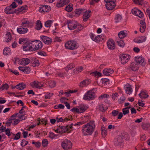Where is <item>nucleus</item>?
<instances>
[{
	"instance_id": "obj_1",
	"label": "nucleus",
	"mask_w": 150,
	"mask_h": 150,
	"mask_svg": "<svg viewBox=\"0 0 150 150\" xmlns=\"http://www.w3.org/2000/svg\"><path fill=\"white\" fill-rule=\"evenodd\" d=\"M94 121H91L85 125V135H91L95 127Z\"/></svg>"
},
{
	"instance_id": "obj_2",
	"label": "nucleus",
	"mask_w": 150,
	"mask_h": 150,
	"mask_svg": "<svg viewBox=\"0 0 150 150\" xmlns=\"http://www.w3.org/2000/svg\"><path fill=\"white\" fill-rule=\"evenodd\" d=\"M61 146L64 150H69L72 147V143L70 141L65 139L62 142Z\"/></svg>"
},
{
	"instance_id": "obj_3",
	"label": "nucleus",
	"mask_w": 150,
	"mask_h": 150,
	"mask_svg": "<svg viewBox=\"0 0 150 150\" xmlns=\"http://www.w3.org/2000/svg\"><path fill=\"white\" fill-rule=\"evenodd\" d=\"M33 51L41 49L42 45L41 41L39 40H36L31 42Z\"/></svg>"
},
{
	"instance_id": "obj_4",
	"label": "nucleus",
	"mask_w": 150,
	"mask_h": 150,
	"mask_svg": "<svg viewBox=\"0 0 150 150\" xmlns=\"http://www.w3.org/2000/svg\"><path fill=\"white\" fill-rule=\"evenodd\" d=\"M67 24L69 29L70 30L75 29L78 25V23L75 21L68 20Z\"/></svg>"
},
{
	"instance_id": "obj_5",
	"label": "nucleus",
	"mask_w": 150,
	"mask_h": 150,
	"mask_svg": "<svg viewBox=\"0 0 150 150\" xmlns=\"http://www.w3.org/2000/svg\"><path fill=\"white\" fill-rule=\"evenodd\" d=\"M65 46L67 48L71 50H74L77 47L76 42L72 40L69 41L66 43Z\"/></svg>"
},
{
	"instance_id": "obj_6",
	"label": "nucleus",
	"mask_w": 150,
	"mask_h": 150,
	"mask_svg": "<svg viewBox=\"0 0 150 150\" xmlns=\"http://www.w3.org/2000/svg\"><path fill=\"white\" fill-rule=\"evenodd\" d=\"M130 57V56L128 54H122L120 55L121 63L123 64L129 61Z\"/></svg>"
},
{
	"instance_id": "obj_7",
	"label": "nucleus",
	"mask_w": 150,
	"mask_h": 150,
	"mask_svg": "<svg viewBox=\"0 0 150 150\" xmlns=\"http://www.w3.org/2000/svg\"><path fill=\"white\" fill-rule=\"evenodd\" d=\"M124 137L122 134H119L115 140L114 144L116 146H121L123 142Z\"/></svg>"
},
{
	"instance_id": "obj_8",
	"label": "nucleus",
	"mask_w": 150,
	"mask_h": 150,
	"mask_svg": "<svg viewBox=\"0 0 150 150\" xmlns=\"http://www.w3.org/2000/svg\"><path fill=\"white\" fill-rule=\"evenodd\" d=\"M96 97L95 93L93 90L88 91L85 94V100H92Z\"/></svg>"
},
{
	"instance_id": "obj_9",
	"label": "nucleus",
	"mask_w": 150,
	"mask_h": 150,
	"mask_svg": "<svg viewBox=\"0 0 150 150\" xmlns=\"http://www.w3.org/2000/svg\"><path fill=\"white\" fill-rule=\"evenodd\" d=\"M89 35L92 40L96 42L101 41L103 40V38L102 35H98L96 36L95 35L92 33H90Z\"/></svg>"
},
{
	"instance_id": "obj_10",
	"label": "nucleus",
	"mask_w": 150,
	"mask_h": 150,
	"mask_svg": "<svg viewBox=\"0 0 150 150\" xmlns=\"http://www.w3.org/2000/svg\"><path fill=\"white\" fill-rule=\"evenodd\" d=\"M73 124L72 123L70 126H59V129L60 130L59 131V133H63L68 131L70 129H72L73 128L72 126Z\"/></svg>"
},
{
	"instance_id": "obj_11",
	"label": "nucleus",
	"mask_w": 150,
	"mask_h": 150,
	"mask_svg": "<svg viewBox=\"0 0 150 150\" xmlns=\"http://www.w3.org/2000/svg\"><path fill=\"white\" fill-rule=\"evenodd\" d=\"M135 60L138 64L142 66H144L146 64L144 58L141 57H135Z\"/></svg>"
},
{
	"instance_id": "obj_12",
	"label": "nucleus",
	"mask_w": 150,
	"mask_h": 150,
	"mask_svg": "<svg viewBox=\"0 0 150 150\" xmlns=\"http://www.w3.org/2000/svg\"><path fill=\"white\" fill-rule=\"evenodd\" d=\"M50 10V7L46 5L41 6L40 7L39 11L42 13H45L49 11Z\"/></svg>"
},
{
	"instance_id": "obj_13",
	"label": "nucleus",
	"mask_w": 150,
	"mask_h": 150,
	"mask_svg": "<svg viewBox=\"0 0 150 150\" xmlns=\"http://www.w3.org/2000/svg\"><path fill=\"white\" fill-rule=\"evenodd\" d=\"M23 50L25 51H33L32 42L28 43L23 46Z\"/></svg>"
},
{
	"instance_id": "obj_14",
	"label": "nucleus",
	"mask_w": 150,
	"mask_h": 150,
	"mask_svg": "<svg viewBox=\"0 0 150 150\" xmlns=\"http://www.w3.org/2000/svg\"><path fill=\"white\" fill-rule=\"evenodd\" d=\"M107 46L110 50H113L115 47V44L113 40L111 39H109L107 42Z\"/></svg>"
},
{
	"instance_id": "obj_15",
	"label": "nucleus",
	"mask_w": 150,
	"mask_h": 150,
	"mask_svg": "<svg viewBox=\"0 0 150 150\" xmlns=\"http://www.w3.org/2000/svg\"><path fill=\"white\" fill-rule=\"evenodd\" d=\"M106 8L109 10L113 9L116 6L115 1H111V2H106Z\"/></svg>"
},
{
	"instance_id": "obj_16",
	"label": "nucleus",
	"mask_w": 150,
	"mask_h": 150,
	"mask_svg": "<svg viewBox=\"0 0 150 150\" xmlns=\"http://www.w3.org/2000/svg\"><path fill=\"white\" fill-rule=\"evenodd\" d=\"M40 38L42 41L46 44L49 45L50 44L52 41L51 38L46 36H41Z\"/></svg>"
},
{
	"instance_id": "obj_17",
	"label": "nucleus",
	"mask_w": 150,
	"mask_h": 150,
	"mask_svg": "<svg viewBox=\"0 0 150 150\" xmlns=\"http://www.w3.org/2000/svg\"><path fill=\"white\" fill-rule=\"evenodd\" d=\"M132 12L133 14L137 16L140 18L142 17L143 16V13L137 8H134L132 9Z\"/></svg>"
},
{
	"instance_id": "obj_18",
	"label": "nucleus",
	"mask_w": 150,
	"mask_h": 150,
	"mask_svg": "<svg viewBox=\"0 0 150 150\" xmlns=\"http://www.w3.org/2000/svg\"><path fill=\"white\" fill-rule=\"evenodd\" d=\"M124 88L126 93L127 94H131L133 90L131 85L127 83L124 86Z\"/></svg>"
},
{
	"instance_id": "obj_19",
	"label": "nucleus",
	"mask_w": 150,
	"mask_h": 150,
	"mask_svg": "<svg viewBox=\"0 0 150 150\" xmlns=\"http://www.w3.org/2000/svg\"><path fill=\"white\" fill-rule=\"evenodd\" d=\"M5 13L7 14H13L14 13H17L16 9L14 10L11 8L10 6L6 7L4 9Z\"/></svg>"
},
{
	"instance_id": "obj_20",
	"label": "nucleus",
	"mask_w": 150,
	"mask_h": 150,
	"mask_svg": "<svg viewBox=\"0 0 150 150\" xmlns=\"http://www.w3.org/2000/svg\"><path fill=\"white\" fill-rule=\"evenodd\" d=\"M69 2V0H60L57 4L58 7H60L66 5Z\"/></svg>"
},
{
	"instance_id": "obj_21",
	"label": "nucleus",
	"mask_w": 150,
	"mask_h": 150,
	"mask_svg": "<svg viewBox=\"0 0 150 150\" xmlns=\"http://www.w3.org/2000/svg\"><path fill=\"white\" fill-rule=\"evenodd\" d=\"M113 70L110 68H106L104 69L103 71V74L107 76H110L113 73Z\"/></svg>"
},
{
	"instance_id": "obj_22",
	"label": "nucleus",
	"mask_w": 150,
	"mask_h": 150,
	"mask_svg": "<svg viewBox=\"0 0 150 150\" xmlns=\"http://www.w3.org/2000/svg\"><path fill=\"white\" fill-rule=\"evenodd\" d=\"M71 116L68 117V118L65 117L63 118L62 117L58 118L56 117V121L57 122H67L68 121H71L72 120Z\"/></svg>"
},
{
	"instance_id": "obj_23",
	"label": "nucleus",
	"mask_w": 150,
	"mask_h": 150,
	"mask_svg": "<svg viewBox=\"0 0 150 150\" xmlns=\"http://www.w3.org/2000/svg\"><path fill=\"white\" fill-rule=\"evenodd\" d=\"M23 26H21L19 28H17V32L20 34H23L26 33L28 31L27 28H24Z\"/></svg>"
},
{
	"instance_id": "obj_24",
	"label": "nucleus",
	"mask_w": 150,
	"mask_h": 150,
	"mask_svg": "<svg viewBox=\"0 0 150 150\" xmlns=\"http://www.w3.org/2000/svg\"><path fill=\"white\" fill-rule=\"evenodd\" d=\"M146 40V37L145 36H142L134 39V41L137 43H140L144 42Z\"/></svg>"
},
{
	"instance_id": "obj_25",
	"label": "nucleus",
	"mask_w": 150,
	"mask_h": 150,
	"mask_svg": "<svg viewBox=\"0 0 150 150\" xmlns=\"http://www.w3.org/2000/svg\"><path fill=\"white\" fill-rule=\"evenodd\" d=\"M139 96L140 98L144 99L148 98L149 97V95L146 91H142L139 94Z\"/></svg>"
},
{
	"instance_id": "obj_26",
	"label": "nucleus",
	"mask_w": 150,
	"mask_h": 150,
	"mask_svg": "<svg viewBox=\"0 0 150 150\" xmlns=\"http://www.w3.org/2000/svg\"><path fill=\"white\" fill-rule=\"evenodd\" d=\"M72 112H75L78 113H81L84 111V108L83 107H80L79 109L73 108L71 110Z\"/></svg>"
},
{
	"instance_id": "obj_27",
	"label": "nucleus",
	"mask_w": 150,
	"mask_h": 150,
	"mask_svg": "<svg viewBox=\"0 0 150 150\" xmlns=\"http://www.w3.org/2000/svg\"><path fill=\"white\" fill-rule=\"evenodd\" d=\"M129 69L132 71H136L138 70V67L136 63L134 62H132L130 65Z\"/></svg>"
},
{
	"instance_id": "obj_28",
	"label": "nucleus",
	"mask_w": 150,
	"mask_h": 150,
	"mask_svg": "<svg viewBox=\"0 0 150 150\" xmlns=\"http://www.w3.org/2000/svg\"><path fill=\"white\" fill-rule=\"evenodd\" d=\"M18 68L20 70L26 73H29L30 70V68L27 67H18Z\"/></svg>"
},
{
	"instance_id": "obj_29",
	"label": "nucleus",
	"mask_w": 150,
	"mask_h": 150,
	"mask_svg": "<svg viewBox=\"0 0 150 150\" xmlns=\"http://www.w3.org/2000/svg\"><path fill=\"white\" fill-rule=\"evenodd\" d=\"M140 31L141 33H143L145 29L146 28V24L145 22L141 21H140Z\"/></svg>"
},
{
	"instance_id": "obj_30",
	"label": "nucleus",
	"mask_w": 150,
	"mask_h": 150,
	"mask_svg": "<svg viewBox=\"0 0 150 150\" xmlns=\"http://www.w3.org/2000/svg\"><path fill=\"white\" fill-rule=\"evenodd\" d=\"M30 60L27 58H23L21 59L20 62V64L21 65H25L28 64L30 62Z\"/></svg>"
},
{
	"instance_id": "obj_31",
	"label": "nucleus",
	"mask_w": 150,
	"mask_h": 150,
	"mask_svg": "<svg viewBox=\"0 0 150 150\" xmlns=\"http://www.w3.org/2000/svg\"><path fill=\"white\" fill-rule=\"evenodd\" d=\"M27 8V7L26 5H24L23 6L18 7L17 9H16V11H17V13L19 12H22V13H24L25 10Z\"/></svg>"
},
{
	"instance_id": "obj_32",
	"label": "nucleus",
	"mask_w": 150,
	"mask_h": 150,
	"mask_svg": "<svg viewBox=\"0 0 150 150\" xmlns=\"http://www.w3.org/2000/svg\"><path fill=\"white\" fill-rule=\"evenodd\" d=\"M25 84L23 83H20L17 85L15 87L19 90H23L25 87Z\"/></svg>"
},
{
	"instance_id": "obj_33",
	"label": "nucleus",
	"mask_w": 150,
	"mask_h": 150,
	"mask_svg": "<svg viewBox=\"0 0 150 150\" xmlns=\"http://www.w3.org/2000/svg\"><path fill=\"white\" fill-rule=\"evenodd\" d=\"M91 16V11L90 10H88L85 11V22L87 21Z\"/></svg>"
},
{
	"instance_id": "obj_34",
	"label": "nucleus",
	"mask_w": 150,
	"mask_h": 150,
	"mask_svg": "<svg viewBox=\"0 0 150 150\" xmlns=\"http://www.w3.org/2000/svg\"><path fill=\"white\" fill-rule=\"evenodd\" d=\"M119 37L120 38H123L127 35L126 31H121L118 34Z\"/></svg>"
},
{
	"instance_id": "obj_35",
	"label": "nucleus",
	"mask_w": 150,
	"mask_h": 150,
	"mask_svg": "<svg viewBox=\"0 0 150 150\" xmlns=\"http://www.w3.org/2000/svg\"><path fill=\"white\" fill-rule=\"evenodd\" d=\"M22 23L21 25L23 27L28 26L30 24V22L27 18H23L22 20Z\"/></svg>"
},
{
	"instance_id": "obj_36",
	"label": "nucleus",
	"mask_w": 150,
	"mask_h": 150,
	"mask_svg": "<svg viewBox=\"0 0 150 150\" xmlns=\"http://www.w3.org/2000/svg\"><path fill=\"white\" fill-rule=\"evenodd\" d=\"M30 86L33 87L40 89V85L38 81H34L30 83Z\"/></svg>"
},
{
	"instance_id": "obj_37",
	"label": "nucleus",
	"mask_w": 150,
	"mask_h": 150,
	"mask_svg": "<svg viewBox=\"0 0 150 150\" xmlns=\"http://www.w3.org/2000/svg\"><path fill=\"white\" fill-rule=\"evenodd\" d=\"M12 37L11 33L9 32H7L6 35L4 42H8L11 40Z\"/></svg>"
},
{
	"instance_id": "obj_38",
	"label": "nucleus",
	"mask_w": 150,
	"mask_h": 150,
	"mask_svg": "<svg viewBox=\"0 0 150 150\" xmlns=\"http://www.w3.org/2000/svg\"><path fill=\"white\" fill-rule=\"evenodd\" d=\"M19 114L18 113H16L12 115L9 119L6 122H7V123H13V121L15 120V117L17 115H18Z\"/></svg>"
},
{
	"instance_id": "obj_39",
	"label": "nucleus",
	"mask_w": 150,
	"mask_h": 150,
	"mask_svg": "<svg viewBox=\"0 0 150 150\" xmlns=\"http://www.w3.org/2000/svg\"><path fill=\"white\" fill-rule=\"evenodd\" d=\"M3 53L4 55H7L11 53V51L9 48L5 47L3 51Z\"/></svg>"
},
{
	"instance_id": "obj_40",
	"label": "nucleus",
	"mask_w": 150,
	"mask_h": 150,
	"mask_svg": "<svg viewBox=\"0 0 150 150\" xmlns=\"http://www.w3.org/2000/svg\"><path fill=\"white\" fill-rule=\"evenodd\" d=\"M72 6L73 5L72 4H69V5L66 6L65 8V9L67 12H70L73 9Z\"/></svg>"
},
{
	"instance_id": "obj_41",
	"label": "nucleus",
	"mask_w": 150,
	"mask_h": 150,
	"mask_svg": "<svg viewBox=\"0 0 150 150\" xmlns=\"http://www.w3.org/2000/svg\"><path fill=\"white\" fill-rule=\"evenodd\" d=\"M42 27V24L40 21H37L35 28L38 30H40Z\"/></svg>"
},
{
	"instance_id": "obj_42",
	"label": "nucleus",
	"mask_w": 150,
	"mask_h": 150,
	"mask_svg": "<svg viewBox=\"0 0 150 150\" xmlns=\"http://www.w3.org/2000/svg\"><path fill=\"white\" fill-rule=\"evenodd\" d=\"M101 134L103 137H105L107 135V132L106 128L105 127H102L101 128Z\"/></svg>"
},
{
	"instance_id": "obj_43",
	"label": "nucleus",
	"mask_w": 150,
	"mask_h": 150,
	"mask_svg": "<svg viewBox=\"0 0 150 150\" xmlns=\"http://www.w3.org/2000/svg\"><path fill=\"white\" fill-rule=\"evenodd\" d=\"M75 65L74 64L71 63L69 64L67 67H65V69L66 71H68L69 70L72 69L74 67Z\"/></svg>"
},
{
	"instance_id": "obj_44",
	"label": "nucleus",
	"mask_w": 150,
	"mask_h": 150,
	"mask_svg": "<svg viewBox=\"0 0 150 150\" xmlns=\"http://www.w3.org/2000/svg\"><path fill=\"white\" fill-rule=\"evenodd\" d=\"M131 107L130 106L127 107L122 109V112L123 114L124 115H126L128 114L129 112V109L131 108Z\"/></svg>"
},
{
	"instance_id": "obj_45",
	"label": "nucleus",
	"mask_w": 150,
	"mask_h": 150,
	"mask_svg": "<svg viewBox=\"0 0 150 150\" xmlns=\"http://www.w3.org/2000/svg\"><path fill=\"white\" fill-rule=\"evenodd\" d=\"M84 11L83 9L79 8L77 9L76 11V14L79 16L83 13Z\"/></svg>"
},
{
	"instance_id": "obj_46",
	"label": "nucleus",
	"mask_w": 150,
	"mask_h": 150,
	"mask_svg": "<svg viewBox=\"0 0 150 150\" xmlns=\"http://www.w3.org/2000/svg\"><path fill=\"white\" fill-rule=\"evenodd\" d=\"M53 20H48L45 22V25L47 27H49L51 26Z\"/></svg>"
},
{
	"instance_id": "obj_47",
	"label": "nucleus",
	"mask_w": 150,
	"mask_h": 150,
	"mask_svg": "<svg viewBox=\"0 0 150 150\" xmlns=\"http://www.w3.org/2000/svg\"><path fill=\"white\" fill-rule=\"evenodd\" d=\"M122 17L121 15L117 14L116 15L115 18V22L118 23L121 20Z\"/></svg>"
},
{
	"instance_id": "obj_48",
	"label": "nucleus",
	"mask_w": 150,
	"mask_h": 150,
	"mask_svg": "<svg viewBox=\"0 0 150 150\" xmlns=\"http://www.w3.org/2000/svg\"><path fill=\"white\" fill-rule=\"evenodd\" d=\"M9 86L8 84L7 83H5L2 86L0 87V90L1 89L2 90H7Z\"/></svg>"
},
{
	"instance_id": "obj_49",
	"label": "nucleus",
	"mask_w": 150,
	"mask_h": 150,
	"mask_svg": "<svg viewBox=\"0 0 150 150\" xmlns=\"http://www.w3.org/2000/svg\"><path fill=\"white\" fill-rule=\"evenodd\" d=\"M39 64V62L38 60L36 58L34 59V61L32 63V66L34 67H35L38 66Z\"/></svg>"
},
{
	"instance_id": "obj_50",
	"label": "nucleus",
	"mask_w": 150,
	"mask_h": 150,
	"mask_svg": "<svg viewBox=\"0 0 150 150\" xmlns=\"http://www.w3.org/2000/svg\"><path fill=\"white\" fill-rule=\"evenodd\" d=\"M54 108L56 109H63L64 108V106L62 104H60L55 105Z\"/></svg>"
},
{
	"instance_id": "obj_51",
	"label": "nucleus",
	"mask_w": 150,
	"mask_h": 150,
	"mask_svg": "<svg viewBox=\"0 0 150 150\" xmlns=\"http://www.w3.org/2000/svg\"><path fill=\"white\" fill-rule=\"evenodd\" d=\"M109 97V96L108 94H105L103 95H102L99 97V100H102L105 98H108Z\"/></svg>"
},
{
	"instance_id": "obj_52",
	"label": "nucleus",
	"mask_w": 150,
	"mask_h": 150,
	"mask_svg": "<svg viewBox=\"0 0 150 150\" xmlns=\"http://www.w3.org/2000/svg\"><path fill=\"white\" fill-rule=\"evenodd\" d=\"M102 83L103 85H106L109 83V80L108 79L105 78L102 79Z\"/></svg>"
},
{
	"instance_id": "obj_53",
	"label": "nucleus",
	"mask_w": 150,
	"mask_h": 150,
	"mask_svg": "<svg viewBox=\"0 0 150 150\" xmlns=\"http://www.w3.org/2000/svg\"><path fill=\"white\" fill-rule=\"evenodd\" d=\"M32 144H34L35 146L37 148H39L41 145V144L39 142H34V141H33L32 142Z\"/></svg>"
},
{
	"instance_id": "obj_54",
	"label": "nucleus",
	"mask_w": 150,
	"mask_h": 150,
	"mask_svg": "<svg viewBox=\"0 0 150 150\" xmlns=\"http://www.w3.org/2000/svg\"><path fill=\"white\" fill-rule=\"evenodd\" d=\"M49 84L50 88H53L55 86L56 83L54 81H51L49 82Z\"/></svg>"
},
{
	"instance_id": "obj_55",
	"label": "nucleus",
	"mask_w": 150,
	"mask_h": 150,
	"mask_svg": "<svg viewBox=\"0 0 150 150\" xmlns=\"http://www.w3.org/2000/svg\"><path fill=\"white\" fill-rule=\"evenodd\" d=\"M117 44L121 47H123L124 46L125 44L123 40H120L119 41H117Z\"/></svg>"
},
{
	"instance_id": "obj_56",
	"label": "nucleus",
	"mask_w": 150,
	"mask_h": 150,
	"mask_svg": "<svg viewBox=\"0 0 150 150\" xmlns=\"http://www.w3.org/2000/svg\"><path fill=\"white\" fill-rule=\"evenodd\" d=\"M42 144L44 147L47 146L48 144V141L46 139H43L42 142Z\"/></svg>"
},
{
	"instance_id": "obj_57",
	"label": "nucleus",
	"mask_w": 150,
	"mask_h": 150,
	"mask_svg": "<svg viewBox=\"0 0 150 150\" xmlns=\"http://www.w3.org/2000/svg\"><path fill=\"white\" fill-rule=\"evenodd\" d=\"M142 1L143 0H133V1L136 4L142 5L143 4Z\"/></svg>"
},
{
	"instance_id": "obj_58",
	"label": "nucleus",
	"mask_w": 150,
	"mask_h": 150,
	"mask_svg": "<svg viewBox=\"0 0 150 150\" xmlns=\"http://www.w3.org/2000/svg\"><path fill=\"white\" fill-rule=\"evenodd\" d=\"M53 94L51 93H47L45 95V97L46 99H50L53 96Z\"/></svg>"
},
{
	"instance_id": "obj_59",
	"label": "nucleus",
	"mask_w": 150,
	"mask_h": 150,
	"mask_svg": "<svg viewBox=\"0 0 150 150\" xmlns=\"http://www.w3.org/2000/svg\"><path fill=\"white\" fill-rule=\"evenodd\" d=\"M47 123V121L46 120H42L40 121L38 123V125H39L40 124H45L46 125Z\"/></svg>"
},
{
	"instance_id": "obj_60",
	"label": "nucleus",
	"mask_w": 150,
	"mask_h": 150,
	"mask_svg": "<svg viewBox=\"0 0 150 150\" xmlns=\"http://www.w3.org/2000/svg\"><path fill=\"white\" fill-rule=\"evenodd\" d=\"M91 82V80L88 78H86L85 79V86H87L90 84Z\"/></svg>"
},
{
	"instance_id": "obj_61",
	"label": "nucleus",
	"mask_w": 150,
	"mask_h": 150,
	"mask_svg": "<svg viewBox=\"0 0 150 150\" xmlns=\"http://www.w3.org/2000/svg\"><path fill=\"white\" fill-rule=\"evenodd\" d=\"M119 111L117 110H113L112 112V115L115 117L117 116L119 114Z\"/></svg>"
},
{
	"instance_id": "obj_62",
	"label": "nucleus",
	"mask_w": 150,
	"mask_h": 150,
	"mask_svg": "<svg viewBox=\"0 0 150 150\" xmlns=\"http://www.w3.org/2000/svg\"><path fill=\"white\" fill-rule=\"evenodd\" d=\"M118 94L117 93L112 94V99L114 100H117L118 98Z\"/></svg>"
},
{
	"instance_id": "obj_63",
	"label": "nucleus",
	"mask_w": 150,
	"mask_h": 150,
	"mask_svg": "<svg viewBox=\"0 0 150 150\" xmlns=\"http://www.w3.org/2000/svg\"><path fill=\"white\" fill-rule=\"evenodd\" d=\"M28 142L24 139H23L21 143V145L22 146H24L27 144Z\"/></svg>"
},
{
	"instance_id": "obj_64",
	"label": "nucleus",
	"mask_w": 150,
	"mask_h": 150,
	"mask_svg": "<svg viewBox=\"0 0 150 150\" xmlns=\"http://www.w3.org/2000/svg\"><path fill=\"white\" fill-rule=\"evenodd\" d=\"M9 6L13 9L15 8L17 6V5L16 4V2L15 1L13 2Z\"/></svg>"
}]
</instances>
